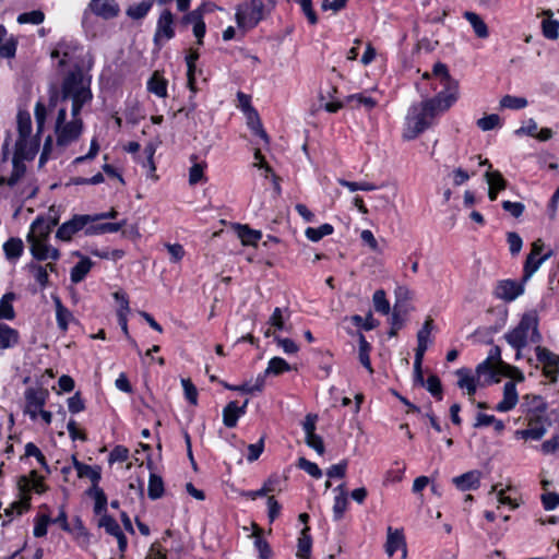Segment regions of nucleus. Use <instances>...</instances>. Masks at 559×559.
I'll use <instances>...</instances> for the list:
<instances>
[{
	"label": "nucleus",
	"instance_id": "obj_1",
	"mask_svg": "<svg viewBox=\"0 0 559 559\" xmlns=\"http://www.w3.org/2000/svg\"><path fill=\"white\" fill-rule=\"evenodd\" d=\"M437 79L443 87L435 97L411 107L407 115V129L404 138L413 140L428 129L436 116L448 110L457 99L459 82L453 79L445 63L437 62L432 72H425L424 80Z\"/></svg>",
	"mask_w": 559,
	"mask_h": 559
},
{
	"label": "nucleus",
	"instance_id": "obj_2",
	"mask_svg": "<svg viewBox=\"0 0 559 559\" xmlns=\"http://www.w3.org/2000/svg\"><path fill=\"white\" fill-rule=\"evenodd\" d=\"M91 80L86 79L83 70L76 67L67 73L61 84V100H72L71 116L75 118L80 115L82 107L93 98L91 91Z\"/></svg>",
	"mask_w": 559,
	"mask_h": 559
},
{
	"label": "nucleus",
	"instance_id": "obj_3",
	"mask_svg": "<svg viewBox=\"0 0 559 559\" xmlns=\"http://www.w3.org/2000/svg\"><path fill=\"white\" fill-rule=\"evenodd\" d=\"M503 337L516 350V359H520L524 347L528 344H538L542 341L537 313L535 311L525 312L519 324L506 333Z\"/></svg>",
	"mask_w": 559,
	"mask_h": 559
},
{
	"label": "nucleus",
	"instance_id": "obj_4",
	"mask_svg": "<svg viewBox=\"0 0 559 559\" xmlns=\"http://www.w3.org/2000/svg\"><path fill=\"white\" fill-rule=\"evenodd\" d=\"M271 12L263 0H248L236 7L235 19L239 28L252 29Z\"/></svg>",
	"mask_w": 559,
	"mask_h": 559
},
{
	"label": "nucleus",
	"instance_id": "obj_5",
	"mask_svg": "<svg viewBox=\"0 0 559 559\" xmlns=\"http://www.w3.org/2000/svg\"><path fill=\"white\" fill-rule=\"evenodd\" d=\"M90 223H93L92 215H74L58 228L56 237L62 241H70L78 231H85Z\"/></svg>",
	"mask_w": 559,
	"mask_h": 559
},
{
	"label": "nucleus",
	"instance_id": "obj_6",
	"mask_svg": "<svg viewBox=\"0 0 559 559\" xmlns=\"http://www.w3.org/2000/svg\"><path fill=\"white\" fill-rule=\"evenodd\" d=\"M83 130V121L78 117L72 121L64 123L62 127L56 128L57 144L67 146L78 140Z\"/></svg>",
	"mask_w": 559,
	"mask_h": 559
},
{
	"label": "nucleus",
	"instance_id": "obj_7",
	"mask_svg": "<svg viewBox=\"0 0 559 559\" xmlns=\"http://www.w3.org/2000/svg\"><path fill=\"white\" fill-rule=\"evenodd\" d=\"M524 283L513 280L499 281L495 288V296L504 301H513L524 293Z\"/></svg>",
	"mask_w": 559,
	"mask_h": 559
},
{
	"label": "nucleus",
	"instance_id": "obj_8",
	"mask_svg": "<svg viewBox=\"0 0 559 559\" xmlns=\"http://www.w3.org/2000/svg\"><path fill=\"white\" fill-rule=\"evenodd\" d=\"M49 395L47 389L28 388L25 391L26 413L32 419H36L38 409L43 408Z\"/></svg>",
	"mask_w": 559,
	"mask_h": 559
},
{
	"label": "nucleus",
	"instance_id": "obj_9",
	"mask_svg": "<svg viewBox=\"0 0 559 559\" xmlns=\"http://www.w3.org/2000/svg\"><path fill=\"white\" fill-rule=\"evenodd\" d=\"M535 352L537 360L544 365L545 376L556 381L559 373V356L542 346H536Z\"/></svg>",
	"mask_w": 559,
	"mask_h": 559
},
{
	"label": "nucleus",
	"instance_id": "obj_10",
	"mask_svg": "<svg viewBox=\"0 0 559 559\" xmlns=\"http://www.w3.org/2000/svg\"><path fill=\"white\" fill-rule=\"evenodd\" d=\"M29 250L34 259L38 261H46L51 259L57 261L60 258V251L47 245V240H37L33 236H27Z\"/></svg>",
	"mask_w": 559,
	"mask_h": 559
},
{
	"label": "nucleus",
	"instance_id": "obj_11",
	"mask_svg": "<svg viewBox=\"0 0 559 559\" xmlns=\"http://www.w3.org/2000/svg\"><path fill=\"white\" fill-rule=\"evenodd\" d=\"M174 15L169 10H164L157 21V27L154 35V41L158 45L162 38L169 40L175 36Z\"/></svg>",
	"mask_w": 559,
	"mask_h": 559
},
{
	"label": "nucleus",
	"instance_id": "obj_12",
	"mask_svg": "<svg viewBox=\"0 0 559 559\" xmlns=\"http://www.w3.org/2000/svg\"><path fill=\"white\" fill-rule=\"evenodd\" d=\"M399 549L402 550V558L405 559L407 555L406 542L402 530H393L388 527V536L385 543V552L392 557Z\"/></svg>",
	"mask_w": 559,
	"mask_h": 559
},
{
	"label": "nucleus",
	"instance_id": "obj_13",
	"mask_svg": "<svg viewBox=\"0 0 559 559\" xmlns=\"http://www.w3.org/2000/svg\"><path fill=\"white\" fill-rule=\"evenodd\" d=\"M90 8L94 14L105 20L114 19L120 12L116 0H91Z\"/></svg>",
	"mask_w": 559,
	"mask_h": 559
},
{
	"label": "nucleus",
	"instance_id": "obj_14",
	"mask_svg": "<svg viewBox=\"0 0 559 559\" xmlns=\"http://www.w3.org/2000/svg\"><path fill=\"white\" fill-rule=\"evenodd\" d=\"M519 396L515 383L508 381L503 386V399L496 405V411L504 413L515 407Z\"/></svg>",
	"mask_w": 559,
	"mask_h": 559
},
{
	"label": "nucleus",
	"instance_id": "obj_15",
	"mask_svg": "<svg viewBox=\"0 0 559 559\" xmlns=\"http://www.w3.org/2000/svg\"><path fill=\"white\" fill-rule=\"evenodd\" d=\"M546 433V428L539 424V419L528 417V428L516 430L515 436L525 440H540Z\"/></svg>",
	"mask_w": 559,
	"mask_h": 559
},
{
	"label": "nucleus",
	"instance_id": "obj_16",
	"mask_svg": "<svg viewBox=\"0 0 559 559\" xmlns=\"http://www.w3.org/2000/svg\"><path fill=\"white\" fill-rule=\"evenodd\" d=\"M38 152V144L29 138L17 140L15 143L14 155L24 159L32 160Z\"/></svg>",
	"mask_w": 559,
	"mask_h": 559
},
{
	"label": "nucleus",
	"instance_id": "obj_17",
	"mask_svg": "<svg viewBox=\"0 0 559 559\" xmlns=\"http://www.w3.org/2000/svg\"><path fill=\"white\" fill-rule=\"evenodd\" d=\"M479 472L469 471L453 478V484L462 491L476 489L479 487Z\"/></svg>",
	"mask_w": 559,
	"mask_h": 559
},
{
	"label": "nucleus",
	"instance_id": "obj_18",
	"mask_svg": "<svg viewBox=\"0 0 559 559\" xmlns=\"http://www.w3.org/2000/svg\"><path fill=\"white\" fill-rule=\"evenodd\" d=\"M456 376L459 377L457 386L462 390H466V393L469 396H474L477 390V378L473 376L471 370L467 368L457 369Z\"/></svg>",
	"mask_w": 559,
	"mask_h": 559
},
{
	"label": "nucleus",
	"instance_id": "obj_19",
	"mask_svg": "<svg viewBox=\"0 0 559 559\" xmlns=\"http://www.w3.org/2000/svg\"><path fill=\"white\" fill-rule=\"evenodd\" d=\"M126 225V221L118 223H90L85 228L86 236L103 235L107 233H117Z\"/></svg>",
	"mask_w": 559,
	"mask_h": 559
},
{
	"label": "nucleus",
	"instance_id": "obj_20",
	"mask_svg": "<svg viewBox=\"0 0 559 559\" xmlns=\"http://www.w3.org/2000/svg\"><path fill=\"white\" fill-rule=\"evenodd\" d=\"M94 262L87 258L82 257L81 260L71 269L70 280L73 284L81 283L91 271Z\"/></svg>",
	"mask_w": 559,
	"mask_h": 559
},
{
	"label": "nucleus",
	"instance_id": "obj_21",
	"mask_svg": "<svg viewBox=\"0 0 559 559\" xmlns=\"http://www.w3.org/2000/svg\"><path fill=\"white\" fill-rule=\"evenodd\" d=\"M86 495L94 499V513L97 515L107 514V496L99 486L86 490Z\"/></svg>",
	"mask_w": 559,
	"mask_h": 559
},
{
	"label": "nucleus",
	"instance_id": "obj_22",
	"mask_svg": "<svg viewBox=\"0 0 559 559\" xmlns=\"http://www.w3.org/2000/svg\"><path fill=\"white\" fill-rule=\"evenodd\" d=\"M543 15L546 16L542 22L543 35L551 40L557 39L559 37V21L551 19V10H544Z\"/></svg>",
	"mask_w": 559,
	"mask_h": 559
},
{
	"label": "nucleus",
	"instance_id": "obj_23",
	"mask_svg": "<svg viewBox=\"0 0 559 559\" xmlns=\"http://www.w3.org/2000/svg\"><path fill=\"white\" fill-rule=\"evenodd\" d=\"M53 301L56 306V319L58 328L62 332H67L70 321L74 319L73 314L67 307L63 306L59 297H53Z\"/></svg>",
	"mask_w": 559,
	"mask_h": 559
},
{
	"label": "nucleus",
	"instance_id": "obj_24",
	"mask_svg": "<svg viewBox=\"0 0 559 559\" xmlns=\"http://www.w3.org/2000/svg\"><path fill=\"white\" fill-rule=\"evenodd\" d=\"M524 400L528 405V417L540 419L547 411V403L544 401V399L540 395H525Z\"/></svg>",
	"mask_w": 559,
	"mask_h": 559
},
{
	"label": "nucleus",
	"instance_id": "obj_25",
	"mask_svg": "<svg viewBox=\"0 0 559 559\" xmlns=\"http://www.w3.org/2000/svg\"><path fill=\"white\" fill-rule=\"evenodd\" d=\"M52 228L47 224L44 216H38L31 225L27 236H33L37 240H48Z\"/></svg>",
	"mask_w": 559,
	"mask_h": 559
},
{
	"label": "nucleus",
	"instance_id": "obj_26",
	"mask_svg": "<svg viewBox=\"0 0 559 559\" xmlns=\"http://www.w3.org/2000/svg\"><path fill=\"white\" fill-rule=\"evenodd\" d=\"M19 332L11 326L0 323V349H7L19 343Z\"/></svg>",
	"mask_w": 559,
	"mask_h": 559
},
{
	"label": "nucleus",
	"instance_id": "obj_27",
	"mask_svg": "<svg viewBox=\"0 0 559 559\" xmlns=\"http://www.w3.org/2000/svg\"><path fill=\"white\" fill-rule=\"evenodd\" d=\"M551 255V251L544 254L540 258H536L532 254H528L526 257L524 267H523V282L528 281L533 274L539 269L543 262H545L547 259H549Z\"/></svg>",
	"mask_w": 559,
	"mask_h": 559
},
{
	"label": "nucleus",
	"instance_id": "obj_28",
	"mask_svg": "<svg viewBox=\"0 0 559 559\" xmlns=\"http://www.w3.org/2000/svg\"><path fill=\"white\" fill-rule=\"evenodd\" d=\"M311 547H312V538L309 534V527L306 526L302 528L300 536L298 538L296 556L299 559H310Z\"/></svg>",
	"mask_w": 559,
	"mask_h": 559
},
{
	"label": "nucleus",
	"instance_id": "obj_29",
	"mask_svg": "<svg viewBox=\"0 0 559 559\" xmlns=\"http://www.w3.org/2000/svg\"><path fill=\"white\" fill-rule=\"evenodd\" d=\"M241 415H243V411L238 409L237 402H229L223 409V423L226 427L233 428Z\"/></svg>",
	"mask_w": 559,
	"mask_h": 559
},
{
	"label": "nucleus",
	"instance_id": "obj_30",
	"mask_svg": "<svg viewBox=\"0 0 559 559\" xmlns=\"http://www.w3.org/2000/svg\"><path fill=\"white\" fill-rule=\"evenodd\" d=\"M464 17L469 22L477 37L487 38L489 36L486 23L477 13L466 11Z\"/></svg>",
	"mask_w": 559,
	"mask_h": 559
},
{
	"label": "nucleus",
	"instance_id": "obj_31",
	"mask_svg": "<svg viewBox=\"0 0 559 559\" xmlns=\"http://www.w3.org/2000/svg\"><path fill=\"white\" fill-rule=\"evenodd\" d=\"M78 477L84 478L87 477L92 481V487L95 488V486H99V480L102 478V468L98 465L91 466V465H79L78 466Z\"/></svg>",
	"mask_w": 559,
	"mask_h": 559
},
{
	"label": "nucleus",
	"instance_id": "obj_32",
	"mask_svg": "<svg viewBox=\"0 0 559 559\" xmlns=\"http://www.w3.org/2000/svg\"><path fill=\"white\" fill-rule=\"evenodd\" d=\"M31 508V495L21 493V498L17 501L12 502L5 510L4 514L12 518L14 514L21 515L28 511Z\"/></svg>",
	"mask_w": 559,
	"mask_h": 559
},
{
	"label": "nucleus",
	"instance_id": "obj_33",
	"mask_svg": "<svg viewBox=\"0 0 559 559\" xmlns=\"http://www.w3.org/2000/svg\"><path fill=\"white\" fill-rule=\"evenodd\" d=\"M147 90L156 96L164 98L167 96V81L158 72H154L147 82Z\"/></svg>",
	"mask_w": 559,
	"mask_h": 559
},
{
	"label": "nucleus",
	"instance_id": "obj_34",
	"mask_svg": "<svg viewBox=\"0 0 559 559\" xmlns=\"http://www.w3.org/2000/svg\"><path fill=\"white\" fill-rule=\"evenodd\" d=\"M476 378L479 381L483 377L486 383L498 382L497 372L493 364L489 360H484L476 367Z\"/></svg>",
	"mask_w": 559,
	"mask_h": 559
},
{
	"label": "nucleus",
	"instance_id": "obj_35",
	"mask_svg": "<svg viewBox=\"0 0 559 559\" xmlns=\"http://www.w3.org/2000/svg\"><path fill=\"white\" fill-rule=\"evenodd\" d=\"M72 52H73V47L71 44H68L66 41H60L57 45V47L51 51L50 56L52 59L60 57L59 67L62 68L71 60Z\"/></svg>",
	"mask_w": 559,
	"mask_h": 559
},
{
	"label": "nucleus",
	"instance_id": "obj_36",
	"mask_svg": "<svg viewBox=\"0 0 559 559\" xmlns=\"http://www.w3.org/2000/svg\"><path fill=\"white\" fill-rule=\"evenodd\" d=\"M289 370L290 366L285 359L281 357H273L269 361L267 368L264 370L263 373H260V376H264L265 379L269 374L278 376Z\"/></svg>",
	"mask_w": 559,
	"mask_h": 559
},
{
	"label": "nucleus",
	"instance_id": "obj_37",
	"mask_svg": "<svg viewBox=\"0 0 559 559\" xmlns=\"http://www.w3.org/2000/svg\"><path fill=\"white\" fill-rule=\"evenodd\" d=\"M12 164H13V169H12L11 176L8 179H5V183L9 187L15 186L20 181V179L25 175V171H26V166L24 164V159L13 155Z\"/></svg>",
	"mask_w": 559,
	"mask_h": 559
},
{
	"label": "nucleus",
	"instance_id": "obj_38",
	"mask_svg": "<svg viewBox=\"0 0 559 559\" xmlns=\"http://www.w3.org/2000/svg\"><path fill=\"white\" fill-rule=\"evenodd\" d=\"M164 481L160 476L151 473L148 479L147 495L152 500H157L164 495Z\"/></svg>",
	"mask_w": 559,
	"mask_h": 559
},
{
	"label": "nucleus",
	"instance_id": "obj_39",
	"mask_svg": "<svg viewBox=\"0 0 559 559\" xmlns=\"http://www.w3.org/2000/svg\"><path fill=\"white\" fill-rule=\"evenodd\" d=\"M238 236L246 246L255 245L262 237L260 230L249 228L247 225H238Z\"/></svg>",
	"mask_w": 559,
	"mask_h": 559
},
{
	"label": "nucleus",
	"instance_id": "obj_40",
	"mask_svg": "<svg viewBox=\"0 0 559 559\" xmlns=\"http://www.w3.org/2000/svg\"><path fill=\"white\" fill-rule=\"evenodd\" d=\"M154 0H143L140 3L133 4L128 8L127 15L133 20L143 19L153 5Z\"/></svg>",
	"mask_w": 559,
	"mask_h": 559
},
{
	"label": "nucleus",
	"instance_id": "obj_41",
	"mask_svg": "<svg viewBox=\"0 0 559 559\" xmlns=\"http://www.w3.org/2000/svg\"><path fill=\"white\" fill-rule=\"evenodd\" d=\"M371 350L370 344L367 342L366 337L360 333L359 334V361L360 364L369 371V373L373 372L369 353Z\"/></svg>",
	"mask_w": 559,
	"mask_h": 559
},
{
	"label": "nucleus",
	"instance_id": "obj_42",
	"mask_svg": "<svg viewBox=\"0 0 559 559\" xmlns=\"http://www.w3.org/2000/svg\"><path fill=\"white\" fill-rule=\"evenodd\" d=\"M337 489H340L342 492H341V495L336 496L334 499L333 516H334L335 521H340L343 518V515L346 511V508L348 506L347 497L344 491V486L340 485L337 487Z\"/></svg>",
	"mask_w": 559,
	"mask_h": 559
},
{
	"label": "nucleus",
	"instance_id": "obj_43",
	"mask_svg": "<svg viewBox=\"0 0 559 559\" xmlns=\"http://www.w3.org/2000/svg\"><path fill=\"white\" fill-rule=\"evenodd\" d=\"M27 269L33 274L34 278L41 288H46L48 286L49 276L47 273V267H44L43 265L35 262H31L27 264Z\"/></svg>",
	"mask_w": 559,
	"mask_h": 559
},
{
	"label": "nucleus",
	"instance_id": "obj_44",
	"mask_svg": "<svg viewBox=\"0 0 559 559\" xmlns=\"http://www.w3.org/2000/svg\"><path fill=\"white\" fill-rule=\"evenodd\" d=\"M248 126L254 132V134L259 135L265 143H269V136L262 127L255 109H251V112H248Z\"/></svg>",
	"mask_w": 559,
	"mask_h": 559
},
{
	"label": "nucleus",
	"instance_id": "obj_45",
	"mask_svg": "<svg viewBox=\"0 0 559 559\" xmlns=\"http://www.w3.org/2000/svg\"><path fill=\"white\" fill-rule=\"evenodd\" d=\"M23 241L20 238H10L3 245V250L8 259H17L23 252Z\"/></svg>",
	"mask_w": 559,
	"mask_h": 559
},
{
	"label": "nucleus",
	"instance_id": "obj_46",
	"mask_svg": "<svg viewBox=\"0 0 559 559\" xmlns=\"http://www.w3.org/2000/svg\"><path fill=\"white\" fill-rule=\"evenodd\" d=\"M333 230L334 228L331 224H323L318 228L308 227L305 234L309 240L317 242L321 240L323 237L331 235Z\"/></svg>",
	"mask_w": 559,
	"mask_h": 559
},
{
	"label": "nucleus",
	"instance_id": "obj_47",
	"mask_svg": "<svg viewBox=\"0 0 559 559\" xmlns=\"http://www.w3.org/2000/svg\"><path fill=\"white\" fill-rule=\"evenodd\" d=\"M17 131H19V139L23 140L25 138H29L32 132V120L28 112H22L20 111L17 114Z\"/></svg>",
	"mask_w": 559,
	"mask_h": 559
},
{
	"label": "nucleus",
	"instance_id": "obj_48",
	"mask_svg": "<svg viewBox=\"0 0 559 559\" xmlns=\"http://www.w3.org/2000/svg\"><path fill=\"white\" fill-rule=\"evenodd\" d=\"M14 299L13 293H7L0 300V319L12 320L15 312L11 301Z\"/></svg>",
	"mask_w": 559,
	"mask_h": 559
},
{
	"label": "nucleus",
	"instance_id": "obj_49",
	"mask_svg": "<svg viewBox=\"0 0 559 559\" xmlns=\"http://www.w3.org/2000/svg\"><path fill=\"white\" fill-rule=\"evenodd\" d=\"M199 57H200V55L197 50H191L190 53L186 57L188 85L192 92H195L194 71H195V61L199 59Z\"/></svg>",
	"mask_w": 559,
	"mask_h": 559
},
{
	"label": "nucleus",
	"instance_id": "obj_50",
	"mask_svg": "<svg viewBox=\"0 0 559 559\" xmlns=\"http://www.w3.org/2000/svg\"><path fill=\"white\" fill-rule=\"evenodd\" d=\"M98 526L103 527L107 534L111 536H118L122 532L118 522L110 515L104 514L99 521Z\"/></svg>",
	"mask_w": 559,
	"mask_h": 559
},
{
	"label": "nucleus",
	"instance_id": "obj_51",
	"mask_svg": "<svg viewBox=\"0 0 559 559\" xmlns=\"http://www.w3.org/2000/svg\"><path fill=\"white\" fill-rule=\"evenodd\" d=\"M254 528H255V531L253 533L254 546H255L257 550L259 551V556L261 559H269L272 554L271 548H270L267 542L262 538L261 531L259 530V527L254 525Z\"/></svg>",
	"mask_w": 559,
	"mask_h": 559
},
{
	"label": "nucleus",
	"instance_id": "obj_52",
	"mask_svg": "<svg viewBox=\"0 0 559 559\" xmlns=\"http://www.w3.org/2000/svg\"><path fill=\"white\" fill-rule=\"evenodd\" d=\"M264 385V376L259 374L253 383L251 381L245 382L241 385L235 386V391H239L246 394H252L254 392H261Z\"/></svg>",
	"mask_w": 559,
	"mask_h": 559
},
{
	"label": "nucleus",
	"instance_id": "obj_53",
	"mask_svg": "<svg viewBox=\"0 0 559 559\" xmlns=\"http://www.w3.org/2000/svg\"><path fill=\"white\" fill-rule=\"evenodd\" d=\"M500 106L502 108L519 110L527 106V99L524 97L506 95L501 98Z\"/></svg>",
	"mask_w": 559,
	"mask_h": 559
},
{
	"label": "nucleus",
	"instance_id": "obj_54",
	"mask_svg": "<svg viewBox=\"0 0 559 559\" xmlns=\"http://www.w3.org/2000/svg\"><path fill=\"white\" fill-rule=\"evenodd\" d=\"M43 476H39L37 471L33 469L29 472V475H22L17 480V488L23 495H31V483H34L35 479H39Z\"/></svg>",
	"mask_w": 559,
	"mask_h": 559
},
{
	"label": "nucleus",
	"instance_id": "obj_55",
	"mask_svg": "<svg viewBox=\"0 0 559 559\" xmlns=\"http://www.w3.org/2000/svg\"><path fill=\"white\" fill-rule=\"evenodd\" d=\"M25 455L36 457L37 462L43 466V468L49 474L50 468L47 464L45 455L41 453L39 448L33 442H28L25 445Z\"/></svg>",
	"mask_w": 559,
	"mask_h": 559
},
{
	"label": "nucleus",
	"instance_id": "obj_56",
	"mask_svg": "<svg viewBox=\"0 0 559 559\" xmlns=\"http://www.w3.org/2000/svg\"><path fill=\"white\" fill-rule=\"evenodd\" d=\"M484 177L488 186L497 188L498 190H504L507 187V181L499 170H487Z\"/></svg>",
	"mask_w": 559,
	"mask_h": 559
},
{
	"label": "nucleus",
	"instance_id": "obj_57",
	"mask_svg": "<svg viewBox=\"0 0 559 559\" xmlns=\"http://www.w3.org/2000/svg\"><path fill=\"white\" fill-rule=\"evenodd\" d=\"M373 306L376 311L388 314L390 311V304L385 297V293L382 289L376 290L372 297Z\"/></svg>",
	"mask_w": 559,
	"mask_h": 559
},
{
	"label": "nucleus",
	"instance_id": "obj_58",
	"mask_svg": "<svg viewBox=\"0 0 559 559\" xmlns=\"http://www.w3.org/2000/svg\"><path fill=\"white\" fill-rule=\"evenodd\" d=\"M424 386H426L427 391L437 400L440 401L442 399V384L438 376L430 374Z\"/></svg>",
	"mask_w": 559,
	"mask_h": 559
},
{
	"label": "nucleus",
	"instance_id": "obj_59",
	"mask_svg": "<svg viewBox=\"0 0 559 559\" xmlns=\"http://www.w3.org/2000/svg\"><path fill=\"white\" fill-rule=\"evenodd\" d=\"M45 14L40 10H33L31 12L22 13L17 16V22L20 24H35L38 25L44 22Z\"/></svg>",
	"mask_w": 559,
	"mask_h": 559
},
{
	"label": "nucleus",
	"instance_id": "obj_60",
	"mask_svg": "<svg viewBox=\"0 0 559 559\" xmlns=\"http://www.w3.org/2000/svg\"><path fill=\"white\" fill-rule=\"evenodd\" d=\"M404 317L401 314V312L397 310V305L394 306L393 313L391 316L390 320V331L389 336L393 337L397 334V332L403 328L404 325Z\"/></svg>",
	"mask_w": 559,
	"mask_h": 559
},
{
	"label": "nucleus",
	"instance_id": "obj_61",
	"mask_svg": "<svg viewBox=\"0 0 559 559\" xmlns=\"http://www.w3.org/2000/svg\"><path fill=\"white\" fill-rule=\"evenodd\" d=\"M476 123L483 131H489L500 124V117L496 114H491L478 119Z\"/></svg>",
	"mask_w": 559,
	"mask_h": 559
},
{
	"label": "nucleus",
	"instance_id": "obj_62",
	"mask_svg": "<svg viewBox=\"0 0 559 559\" xmlns=\"http://www.w3.org/2000/svg\"><path fill=\"white\" fill-rule=\"evenodd\" d=\"M298 467L314 478H320L322 476V472L319 466L305 457H300L298 460Z\"/></svg>",
	"mask_w": 559,
	"mask_h": 559
},
{
	"label": "nucleus",
	"instance_id": "obj_63",
	"mask_svg": "<svg viewBox=\"0 0 559 559\" xmlns=\"http://www.w3.org/2000/svg\"><path fill=\"white\" fill-rule=\"evenodd\" d=\"M352 321L356 326L362 328L366 331L373 330L377 326V321L372 314L369 313L365 319L358 314L352 317Z\"/></svg>",
	"mask_w": 559,
	"mask_h": 559
},
{
	"label": "nucleus",
	"instance_id": "obj_64",
	"mask_svg": "<svg viewBox=\"0 0 559 559\" xmlns=\"http://www.w3.org/2000/svg\"><path fill=\"white\" fill-rule=\"evenodd\" d=\"M507 241L509 243V249L512 255L520 253L523 241L520 235L515 231H510L507 234Z\"/></svg>",
	"mask_w": 559,
	"mask_h": 559
}]
</instances>
